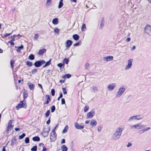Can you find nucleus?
<instances>
[{
  "label": "nucleus",
  "mask_w": 151,
  "mask_h": 151,
  "mask_svg": "<svg viewBox=\"0 0 151 151\" xmlns=\"http://www.w3.org/2000/svg\"><path fill=\"white\" fill-rule=\"evenodd\" d=\"M124 128L120 127H117L112 135V139L115 140L119 139L121 136Z\"/></svg>",
  "instance_id": "f257e3e1"
},
{
  "label": "nucleus",
  "mask_w": 151,
  "mask_h": 151,
  "mask_svg": "<svg viewBox=\"0 0 151 151\" xmlns=\"http://www.w3.org/2000/svg\"><path fill=\"white\" fill-rule=\"evenodd\" d=\"M126 90V88L124 86H121L118 89L115 94L116 98H118L121 97L124 93Z\"/></svg>",
  "instance_id": "f03ea898"
},
{
  "label": "nucleus",
  "mask_w": 151,
  "mask_h": 151,
  "mask_svg": "<svg viewBox=\"0 0 151 151\" xmlns=\"http://www.w3.org/2000/svg\"><path fill=\"white\" fill-rule=\"evenodd\" d=\"M17 110H19L21 108H27V105L26 101L25 100H23L21 101L18 104V105L16 106Z\"/></svg>",
  "instance_id": "7ed1b4c3"
},
{
  "label": "nucleus",
  "mask_w": 151,
  "mask_h": 151,
  "mask_svg": "<svg viewBox=\"0 0 151 151\" xmlns=\"http://www.w3.org/2000/svg\"><path fill=\"white\" fill-rule=\"evenodd\" d=\"M133 61V59H130L128 60L127 61V64L125 67V69L128 70L130 69L132 66V62Z\"/></svg>",
  "instance_id": "20e7f679"
},
{
  "label": "nucleus",
  "mask_w": 151,
  "mask_h": 151,
  "mask_svg": "<svg viewBox=\"0 0 151 151\" xmlns=\"http://www.w3.org/2000/svg\"><path fill=\"white\" fill-rule=\"evenodd\" d=\"M50 127H45L43 129V131L42 132V134L44 137H47L50 130Z\"/></svg>",
  "instance_id": "39448f33"
},
{
  "label": "nucleus",
  "mask_w": 151,
  "mask_h": 151,
  "mask_svg": "<svg viewBox=\"0 0 151 151\" xmlns=\"http://www.w3.org/2000/svg\"><path fill=\"white\" fill-rule=\"evenodd\" d=\"M144 32L147 34H149L151 31V26L147 24L145 25L144 29Z\"/></svg>",
  "instance_id": "423d86ee"
},
{
  "label": "nucleus",
  "mask_w": 151,
  "mask_h": 151,
  "mask_svg": "<svg viewBox=\"0 0 151 151\" xmlns=\"http://www.w3.org/2000/svg\"><path fill=\"white\" fill-rule=\"evenodd\" d=\"M116 86V83H111L107 86V89L108 91H111L114 89Z\"/></svg>",
  "instance_id": "0eeeda50"
},
{
  "label": "nucleus",
  "mask_w": 151,
  "mask_h": 151,
  "mask_svg": "<svg viewBox=\"0 0 151 151\" xmlns=\"http://www.w3.org/2000/svg\"><path fill=\"white\" fill-rule=\"evenodd\" d=\"M95 110L92 109L91 111L88 113L86 115L87 118H91L93 117L95 114Z\"/></svg>",
  "instance_id": "6e6552de"
},
{
  "label": "nucleus",
  "mask_w": 151,
  "mask_h": 151,
  "mask_svg": "<svg viewBox=\"0 0 151 151\" xmlns=\"http://www.w3.org/2000/svg\"><path fill=\"white\" fill-rule=\"evenodd\" d=\"M144 125H142L141 123H138L135 125H134L131 126L132 129H139L142 128L144 127Z\"/></svg>",
  "instance_id": "1a4fd4ad"
},
{
  "label": "nucleus",
  "mask_w": 151,
  "mask_h": 151,
  "mask_svg": "<svg viewBox=\"0 0 151 151\" xmlns=\"http://www.w3.org/2000/svg\"><path fill=\"white\" fill-rule=\"evenodd\" d=\"M13 120H10L9 121L7 127L6 128V130L7 131L9 132L13 128L14 125L12 124V122Z\"/></svg>",
  "instance_id": "9d476101"
},
{
  "label": "nucleus",
  "mask_w": 151,
  "mask_h": 151,
  "mask_svg": "<svg viewBox=\"0 0 151 151\" xmlns=\"http://www.w3.org/2000/svg\"><path fill=\"white\" fill-rule=\"evenodd\" d=\"M50 139L51 141H54L56 139V134L55 132H52L50 133Z\"/></svg>",
  "instance_id": "9b49d317"
},
{
  "label": "nucleus",
  "mask_w": 151,
  "mask_h": 151,
  "mask_svg": "<svg viewBox=\"0 0 151 151\" xmlns=\"http://www.w3.org/2000/svg\"><path fill=\"white\" fill-rule=\"evenodd\" d=\"M113 57L112 56H107L104 58V60L107 62L111 61L113 60Z\"/></svg>",
  "instance_id": "f8f14e48"
},
{
  "label": "nucleus",
  "mask_w": 151,
  "mask_h": 151,
  "mask_svg": "<svg viewBox=\"0 0 151 151\" xmlns=\"http://www.w3.org/2000/svg\"><path fill=\"white\" fill-rule=\"evenodd\" d=\"M72 43V41L70 40H67L65 42V47L67 48L70 47Z\"/></svg>",
  "instance_id": "ddd939ff"
},
{
  "label": "nucleus",
  "mask_w": 151,
  "mask_h": 151,
  "mask_svg": "<svg viewBox=\"0 0 151 151\" xmlns=\"http://www.w3.org/2000/svg\"><path fill=\"white\" fill-rule=\"evenodd\" d=\"M97 124V122L95 120L92 119L90 125L92 127H94L96 126Z\"/></svg>",
  "instance_id": "4468645a"
},
{
  "label": "nucleus",
  "mask_w": 151,
  "mask_h": 151,
  "mask_svg": "<svg viewBox=\"0 0 151 151\" xmlns=\"http://www.w3.org/2000/svg\"><path fill=\"white\" fill-rule=\"evenodd\" d=\"M75 128L78 129H83L84 127L83 126H81L79 125L77 123H75Z\"/></svg>",
  "instance_id": "2eb2a0df"
},
{
  "label": "nucleus",
  "mask_w": 151,
  "mask_h": 151,
  "mask_svg": "<svg viewBox=\"0 0 151 151\" xmlns=\"http://www.w3.org/2000/svg\"><path fill=\"white\" fill-rule=\"evenodd\" d=\"M45 97L47 100L45 101V104H48L51 101L50 96L48 95H47Z\"/></svg>",
  "instance_id": "dca6fc26"
},
{
  "label": "nucleus",
  "mask_w": 151,
  "mask_h": 151,
  "mask_svg": "<svg viewBox=\"0 0 151 151\" xmlns=\"http://www.w3.org/2000/svg\"><path fill=\"white\" fill-rule=\"evenodd\" d=\"M27 84L29 86V88L31 90H33L34 88V85L30 82L27 83Z\"/></svg>",
  "instance_id": "f3484780"
},
{
  "label": "nucleus",
  "mask_w": 151,
  "mask_h": 151,
  "mask_svg": "<svg viewBox=\"0 0 151 151\" xmlns=\"http://www.w3.org/2000/svg\"><path fill=\"white\" fill-rule=\"evenodd\" d=\"M46 51V50L45 49L43 48L42 50H40L38 53V54L40 55H43L44 53Z\"/></svg>",
  "instance_id": "a211bd4d"
},
{
  "label": "nucleus",
  "mask_w": 151,
  "mask_h": 151,
  "mask_svg": "<svg viewBox=\"0 0 151 151\" xmlns=\"http://www.w3.org/2000/svg\"><path fill=\"white\" fill-rule=\"evenodd\" d=\"M137 120L136 116H133L130 117L128 119V121L129 122H131L132 121Z\"/></svg>",
  "instance_id": "6ab92c4d"
},
{
  "label": "nucleus",
  "mask_w": 151,
  "mask_h": 151,
  "mask_svg": "<svg viewBox=\"0 0 151 151\" xmlns=\"http://www.w3.org/2000/svg\"><path fill=\"white\" fill-rule=\"evenodd\" d=\"M52 23L55 25H56L58 24V18H55L52 21Z\"/></svg>",
  "instance_id": "aec40b11"
},
{
  "label": "nucleus",
  "mask_w": 151,
  "mask_h": 151,
  "mask_svg": "<svg viewBox=\"0 0 151 151\" xmlns=\"http://www.w3.org/2000/svg\"><path fill=\"white\" fill-rule=\"evenodd\" d=\"M91 90L93 92H95L98 91V88L96 86H93L91 88Z\"/></svg>",
  "instance_id": "412c9836"
},
{
  "label": "nucleus",
  "mask_w": 151,
  "mask_h": 151,
  "mask_svg": "<svg viewBox=\"0 0 151 151\" xmlns=\"http://www.w3.org/2000/svg\"><path fill=\"white\" fill-rule=\"evenodd\" d=\"M73 37L76 41L78 40L79 39V36L77 34H75L73 35Z\"/></svg>",
  "instance_id": "4be33fe9"
},
{
  "label": "nucleus",
  "mask_w": 151,
  "mask_h": 151,
  "mask_svg": "<svg viewBox=\"0 0 151 151\" xmlns=\"http://www.w3.org/2000/svg\"><path fill=\"white\" fill-rule=\"evenodd\" d=\"M63 0H60L59 2V4L58 6V8L59 9H60L63 7Z\"/></svg>",
  "instance_id": "5701e85b"
},
{
  "label": "nucleus",
  "mask_w": 151,
  "mask_h": 151,
  "mask_svg": "<svg viewBox=\"0 0 151 151\" xmlns=\"http://www.w3.org/2000/svg\"><path fill=\"white\" fill-rule=\"evenodd\" d=\"M35 66L36 67H38L41 66L39 61H36L34 64Z\"/></svg>",
  "instance_id": "b1692460"
},
{
  "label": "nucleus",
  "mask_w": 151,
  "mask_h": 151,
  "mask_svg": "<svg viewBox=\"0 0 151 151\" xmlns=\"http://www.w3.org/2000/svg\"><path fill=\"white\" fill-rule=\"evenodd\" d=\"M68 126L67 125H66L65 127L64 128V129H63V133H65L66 132H67L68 131Z\"/></svg>",
  "instance_id": "393cba45"
},
{
  "label": "nucleus",
  "mask_w": 151,
  "mask_h": 151,
  "mask_svg": "<svg viewBox=\"0 0 151 151\" xmlns=\"http://www.w3.org/2000/svg\"><path fill=\"white\" fill-rule=\"evenodd\" d=\"M62 151H67L68 148L65 145H63L61 147Z\"/></svg>",
  "instance_id": "a878e982"
},
{
  "label": "nucleus",
  "mask_w": 151,
  "mask_h": 151,
  "mask_svg": "<svg viewBox=\"0 0 151 151\" xmlns=\"http://www.w3.org/2000/svg\"><path fill=\"white\" fill-rule=\"evenodd\" d=\"M32 140L34 141H39L40 140V138L37 136L33 137Z\"/></svg>",
  "instance_id": "bb28decb"
},
{
  "label": "nucleus",
  "mask_w": 151,
  "mask_h": 151,
  "mask_svg": "<svg viewBox=\"0 0 151 151\" xmlns=\"http://www.w3.org/2000/svg\"><path fill=\"white\" fill-rule=\"evenodd\" d=\"M52 4L51 0H46V5L48 6H50Z\"/></svg>",
  "instance_id": "cd10ccee"
},
{
  "label": "nucleus",
  "mask_w": 151,
  "mask_h": 151,
  "mask_svg": "<svg viewBox=\"0 0 151 151\" xmlns=\"http://www.w3.org/2000/svg\"><path fill=\"white\" fill-rule=\"evenodd\" d=\"M69 61V59H67L66 58H65L63 60V65H64L65 63L66 64H68V63Z\"/></svg>",
  "instance_id": "c85d7f7f"
},
{
  "label": "nucleus",
  "mask_w": 151,
  "mask_h": 151,
  "mask_svg": "<svg viewBox=\"0 0 151 151\" xmlns=\"http://www.w3.org/2000/svg\"><path fill=\"white\" fill-rule=\"evenodd\" d=\"M51 59H50L49 61L47 62L46 63H45V65H44V66H43V67L45 68L47 66L49 65H50L51 64Z\"/></svg>",
  "instance_id": "c756f323"
},
{
  "label": "nucleus",
  "mask_w": 151,
  "mask_h": 151,
  "mask_svg": "<svg viewBox=\"0 0 151 151\" xmlns=\"http://www.w3.org/2000/svg\"><path fill=\"white\" fill-rule=\"evenodd\" d=\"M150 129V127H147V128H145L144 129L140 130L139 131V132L141 133H142L143 132H145V131L148 130Z\"/></svg>",
  "instance_id": "7c9ffc66"
},
{
  "label": "nucleus",
  "mask_w": 151,
  "mask_h": 151,
  "mask_svg": "<svg viewBox=\"0 0 151 151\" xmlns=\"http://www.w3.org/2000/svg\"><path fill=\"white\" fill-rule=\"evenodd\" d=\"M23 46L22 45H21L19 47H18V48L17 49V51L18 52H20L21 51L22 49H23Z\"/></svg>",
  "instance_id": "2f4dec72"
},
{
  "label": "nucleus",
  "mask_w": 151,
  "mask_h": 151,
  "mask_svg": "<svg viewBox=\"0 0 151 151\" xmlns=\"http://www.w3.org/2000/svg\"><path fill=\"white\" fill-rule=\"evenodd\" d=\"M103 128V126L101 125H100L97 127V131L99 132H100L101 131Z\"/></svg>",
  "instance_id": "473e14b6"
},
{
  "label": "nucleus",
  "mask_w": 151,
  "mask_h": 151,
  "mask_svg": "<svg viewBox=\"0 0 151 151\" xmlns=\"http://www.w3.org/2000/svg\"><path fill=\"white\" fill-rule=\"evenodd\" d=\"M137 120H139L143 119V117L140 115H137L136 116Z\"/></svg>",
  "instance_id": "72a5a7b5"
},
{
  "label": "nucleus",
  "mask_w": 151,
  "mask_h": 151,
  "mask_svg": "<svg viewBox=\"0 0 151 151\" xmlns=\"http://www.w3.org/2000/svg\"><path fill=\"white\" fill-rule=\"evenodd\" d=\"M86 28V27L85 24H83L82 26L81 27V30L83 32L84 31V29Z\"/></svg>",
  "instance_id": "f704fd0d"
},
{
  "label": "nucleus",
  "mask_w": 151,
  "mask_h": 151,
  "mask_svg": "<svg viewBox=\"0 0 151 151\" xmlns=\"http://www.w3.org/2000/svg\"><path fill=\"white\" fill-rule=\"evenodd\" d=\"M29 59L32 60L34 59V56L33 54H31L29 55Z\"/></svg>",
  "instance_id": "c9c22d12"
},
{
  "label": "nucleus",
  "mask_w": 151,
  "mask_h": 151,
  "mask_svg": "<svg viewBox=\"0 0 151 151\" xmlns=\"http://www.w3.org/2000/svg\"><path fill=\"white\" fill-rule=\"evenodd\" d=\"M71 76V75L69 74H67L63 76V78L66 77L68 78H70Z\"/></svg>",
  "instance_id": "e433bc0d"
},
{
  "label": "nucleus",
  "mask_w": 151,
  "mask_h": 151,
  "mask_svg": "<svg viewBox=\"0 0 151 151\" xmlns=\"http://www.w3.org/2000/svg\"><path fill=\"white\" fill-rule=\"evenodd\" d=\"M14 62H15V61L14 60H11L10 61L11 65V66L12 68V70H13V68L14 67V66H13V64L14 63Z\"/></svg>",
  "instance_id": "4c0bfd02"
},
{
  "label": "nucleus",
  "mask_w": 151,
  "mask_h": 151,
  "mask_svg": "<svg viewBox=\"0 0 151 151\" xmlns=\"http://www.w3.org/2000/svg\"><path fill=\"white\" fill-rule=\"evenodd\" d=\"M25 135L24 133H23L21 135H20L19 137V139H22L25 136Z\"/></svg>",
  "instance_id": "58836bf2"
},
{
  "label": "nucleus",
  "mask_w": 151,
  "mask_h": 151,
  "mask_svg": "<svg viewBox=\"0 0 151 151\" xmlns=\"http://www.w3.org/2000/svg\"><path fill=\"white\" fill-rule=\"evenodd\" d=\"M89 106L88 105L86 106L84 108V112H87L88 109H89Z\"/></svg>",
  "instance_id": "ea45409f"
},
{
  "label": "nucleus",
  "mask_w": 151,
  "mask_h": 151,
  "mask_svg": "<svg viewBox=\"0 0 151 151\" xmlns=\"http://www.w3.org/2000/svg\"><path fill=\"white\" fill-rule=\"evenodd\" d=\"M39 37V35L37 34H35L34 37V40H37Z\"/></svg>",
  "instance_id": "a19ab883"
},
{
  "label": "nucleus",
  "mask_w": 151,
  "mask_h": 151,
  "mask_svg": "<svg viewBox=\"0 0 151 151\" xmlns=\"http://www.w3.org/2000/svg\"><path fill=\"white\" fill-rule=\"evenodd\" d=\"M31 150L32 151H36L37 150V146H34L31 148Z\"/></svg>",
  "instance_id": "79ce46f5"
},
{
  "label": "nucleus",
  "mask_w": 151,
  "mask_h": 151,
  "mask_svg": "<svg viewBox=\"0 0 151 151\" xmlns=\"http://www.w3.org/2000/svg\"><path fill=\"white\" fill-rule=\"evenodd\" d=\"M26 64L29 66H31L32 65V63L31 62L29 61L26 62Z\"/></svg>",
  "instance_id": "37998d69"
},
{
  "label": "nucleus",
  "mask_w": 151,
  "mask_h": 151,
  "mask_svg": "<svg viewBox=\"0 0 151 151\" xmlns=\"http://www.w3.org/2000/svg\"><path fill=\"white\" fill-rule=\"evenodd\" d=\"M54 31L55 33H58L59 32L60 30L58 28L56 27L54 29Z\"/></svg>",
  "instance_id": "c03bdc74"
},
{
  "label": "nucleus",
  "mask_w": 151,
  "mask_h": 151,
  "mask_svg": "<svg viewBox=\"0 0 151 151\" xmlns=\"http://www.w3.org/2000/svg\"><path fill=\"white\" fill-rule=\"evenodd\" d=\"M51 95L52 96H54L55 95V90L54 89H52L51 90Z\"/></svg>",
  "instance_id": "a18cd8bd"
},
{
  "label": "nucleus",
  "mask_w": 151,
  "mask_h": 151,
  "mask_svg": "<svg viewBox=\"0 0 151 151\" xmlns=\"http://www.w3.org/2000/svg\"><path fill=\"white\" fill-rule=\"evenodd\" d=\"M29 137H26L25 140V142L26 143H28L29 142Z\"/></svg>",
  "instance_id": "49530a36"
},
{
  "label": "nucleus",
  "mask_w": 151,
  "mask_h": 151,
  "mask_svg": "<svg viewBox=\"0 0 151 151\" xmlns=\"http://www.w3.org/2000/svg\"><path fill=\"white\" fill-rule=\"evenodd\" d=\"M16 141V139L15 138L12 139L11 141V145L13 146L14 145L15 142Z\"/></svg>",
  "instance_id": "de8ad7c7"
},
{
  "label": "nucleus",
  "mask_w": 151,
  "mask_h": 151,
  "mask_svg": "<svg viewBox=\"0 0 151 151\" xmlns=\"http://www.w3.org/2000/svg\"><path fill=\"white\" fill-rule=\"evenodd\" d=\"M55 108L54 106H53L51 107V111L52 112H53L55 110Z\"/></svg>",
  "instance_id": "09e8293b"
},
{
  "label": "nucleus",
  "mask_w": 151,
  "mask_h": 151,
  "mask_svg": "<svg viewBox=\"0 0 151 151\" xmlns=\"http://www.w3.org/2000/svg\"><path fill=\"white\" fill-rule=\"evenodd\" d=\"M50 114V111L49 110H48L46 113H45V116L46 117H47Z\"/></svg>",
  "instance_id": "8fccbe9b"
},
{
  "label": "nucleus",
  "mask_w": 151,
  "mask_h": 151,
  "mask_svg": "<svg viewBox=\"0 0 151 151\" xmlns=\"http://www.w3.org/2000/svg\"><path fill=\"white\" fill-rule=\"evenodd\" d=\"M62 89H63V94H66L67 93V91H66V89L65 88H62Z\"/></svg>",
  "instance_id": "3c124183"
},
{
  "label": "nucleus",
  "mask_w": 151,
  "mask_h": 151,
  "mask_svg": "<svg viewBox=\"0 0 151 151\" xmlns=\"http://www.w3.org/2000/svg\"><path fill=\"white\" fill-rule=\"evenodd\" d=\"M23 98L24 99H26L27 96V94L25 92L23 93Z\"/></svg>",
  "instance_id": "603ef678"
},
{
  "label": "nucleus",
  "mask_w": 151,
  "mask_h": 151,
  "mask_svg": "<svg viewBox=\"0 0 151 151\" xmlns=\"http://www.w3.org/2000/svg\"><path fill=\"white\" fill-rule=\"evenodd\" d=\"M13 32V31H12V32L11 33H6V34H5L4 35V37H7L9 36L12 33V32Z\"/></svg>",
  "instance_id": "864d4df0"
},
{
  "label": "nucleus",
  "mask_w": 151,
  "mask_h": 151,
  "mask_svg": "<svg viewBox=\"0 0 151 151\" xmlns=\"http://www.w3.org/2000/svg\"><path fill=\"white\" fill-rule=\"evenodd\" d=\"M16 35H14L12 36H11V38L12 39V40L14 41L15 40V38L16 37Z\"/></svg>",
  "instance_id": "5fc2aeb1"
},
{
  "label": "nucleus",
  "mask_w": 151,
  "mask_h": 151,
  "mask_svg": "<svg viewBox=\"0 0 151 151\" xmlns=\"http://www.w3.org/2000/svg\"><path fill=\"white\" fill-rule=\"evenodd\" d=\"M65 103V100L63 98L61 99V104H64Z\"/></svg>",
  "instance_id": "6e6d98bb"
},
{
  "label": "nucleus",
  "mask_w": 151,
  "mask_h": 151,
  "mask_svg": "<svg viewBox=\"0 0 151 151\" xmlns=\"http://www.w3.org/2000/svg\"><path fill=\"white\" fill-rule=\"evenodd\" d=\"M13 41H12V40L9 41L8 42L10 44L12 45H14V43L13 42Z\"/></svg>",
  "instance_id": "4d7b16f0"
},
{
  "label": "nucleus",
  "mask_w": 151,
  "mask_h": 151,
  "mask_svg": "<svg viewBox=\"0 0 151 151\" xmlns=\"http://www.w3.org/2000/svg\"><path fill=\"white\" fill-rule=\"evenodd\" d=\"M132 145V144L130 142H129L128 143V144L127 146V147H131Z\"/></svg>",
  "instance_id": "13d9d810"
},
{
  "label": "nucleus",
  "mask_w": 151,
  "mask_h": 151,
  "mask_svg": "<svg viewBox=\"0 0 151 151\" xmlns=\"http://www.w3.org/2000/svg\"><path fill=\"white\" fill-rule=\"evenodd\" d=\"M41 65H42L45 63V62L44 60H42L39 61Z\"/></svg>",
  "instance_id": "bf43d9fd"
},
{
  "label": "nucleus",
  "mask_w": 151,
  "mask_h": 151,
  "mask_svg": "<svg viewBox=\"0 0 151 151\" xmlns=\"http://www.w3.org/2000/svg\"><path fill=\"white\" fill-rule=\"evenodd\" d=\"M63 64L62 63H59L57 65L60 68H61L63 66Z\"/></svg>",
  "instance_id": "052dcab7"
},
{
  "label": "nucleus",
  "mask_w": 151,
  "mask_h": 151,
  "mask_svg": "<svg viewBox=\"0 0 151 151\" xmlns=\"http://www.w3.org/2000/svg\"><path fill=\"white\" fill-rule=\"evenodd\" d=\"M89 66V65L88 63H86L85 65V67L86 69H87Z\"/></svg>",
  "instance_id": "680f3d73"
},
{
  "label": "nucleus",
  "mask_w": 151,
  "mask_h": 151,
  "mask_svg": "<svg viewBox=\"0 0 151 151\" xmlns=\"http://www.w3.org/2000/svg\"><path fill=\"white\" fill-rule=\"evenodd\" d=\"M37 72V69H35L32 70V73H35Z\"/></svg>",
  "instance_id": "e2e57ef3"
},
{
  "label": "nucleus",
  "mask_w": 151,
  "mask_h": 151,
  "mask_svg": "<svg viewBox=\"0 0 151 151\" xmlns=\"http://www.w3.org/2000/svg\"><path fill=\"white\" fill-rule=\"evenodd\" d=\"M80 44V43L79 42H78L75 44L73 46H77L79 45Z\"/></svg>",
  "instance_id": "0e129e2a"
},
{
  "label": "nucleus",
  "mask_w": 151,
  "mask_h": 151,
  "mask_svg": "<svg viewBox=\"0 0 151 151\" xmlns=\"http://www.w3.org/2000/svg\"><path fill=\"white\" fill-rule=\"evenodd\" d=\"M131 40V39L129 37H128L126 40V41L127 42H129Z\"/></svg>",
  "instance_id": "69168bd1"
},
{
  "label": "nucleus",
  "mask_w": 151,
  "mask_h": 151,
  "mask_svg": "<svg viewBox=\"0 0 151 151\" xmlns=\"http://www.w3.org/2000/svg\"><path fill=\"white\" fill-rule=\"evenodd\" d=\"M104 25V24L103 21H101V23L100 27L102 28Z\"/></svg>",
  "instance_id": "338daca9"
},
{
  "label": "nucleus",
  "mask_w": 151,
  "mask_h": 151,
  "mask_svg": "<svg viewBox=\"0 0 151 151\" xmlns=\"http://www.w3.org/2000/svg\"><path fill=\"white\" fill-rule=\"evenodd\" d=\"M50 119L49 118V120L47 122L46 124L47 125H49L50 124Z\"/></svg>",
  "instance_id": "774afa93"
}]
</instances>
